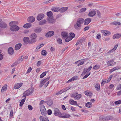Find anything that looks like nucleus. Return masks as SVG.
I'll list each match as a JSON object with an SVG mask.
<instances>
[{
    "label": "nucleus",
    "mask_w": 121,
    "mask_h": 121,
    "mask_svg": "<svg viewBox=\"0 0 121 121\" xmlns=\"http://www.w3.org/2000/svg\"><path fill=\"white\" fill-rule=\"evenodd\" d=\"M7 87V84H5L3 86L2 88V89L1 90V91L2 92H3L4 91H6Z\"/></svg>",
    "instance_id": "obj_31"
},
{
    "label": "nucleus",
    "mask_w": 121,
    "mask_h": 121,
    "mask_svg": "<svg viewBox=\"0 0 121 121\" xmlns=\"http://www.w3.org/2000/svg\"><path fill=\"white\" fill-rule=\"evenodd\" d=\"M52 113V111L51 110L49 109L48 111V113L49 115H51Z\"/></svg>",
    "instance_id": "obj_57"
},
{
    "label": "nucleus",
    "mask_w": 121,
    "mask_h": 121,
    "mask_svg": "<svg viewBox=\"0 0 121 121\" xmlns=\"http://www.w3.org/2000/svg\"><path fill=\"white\" fill-rule=\"evenodd\" d=\"M57 42L59 44H61L62 42V39L60 38H58L57 40Z\"/></svg>",
    "instance_id": "obj_53"
},
{
    "label": "nucleus",
    "mask_w": 121,
    "mask_h": 121,
    "mask_svg": "<svg viewBox=\"0 0 121 121\" xmlns=\"http://www.w3.org/2000/svg\"><path fill=\"white\" fill-rule=\"evenodd\" d=\"M47 22V21L45 20H43L39 22V24L40 25H42L45 24Z\"/></svg>",
    "instance_id": "obj_33"
},
{
    "label": "nucleus",
    "mask_w": 121,
    "mask_h": 121,
    "mask_svg": "<svg viewBox=\"0 0 121 121\" xmlns=\"http://www.w3.org/2000/svg\"><path fill=\"white\" fill-rule=\"evenodd\" d=\"M22 45L21 43H19L17 44L15 46V49L16 50H18L22 46Z\"/></svg>",
    "instance_id": "obj_26"
},
{
    "label": "nucleus",
    "mask_w": 121,
    "mask_h": 121,
    "mask_svg": "<svg viewBox=\"0 0 121 121\" xmlns=\"http://www.w3.org/2000/svg\"><path fill=\"white\" fill-rule=\"evenodd\" d=\"M23 56H22L21 57L19 58L18 59V60H17V62L18 64L20 63L23 60V57L22 58Z\"/></svg>",
    "instance_id": "obj_39"
},
{
    "label": "nucleus",
    "mask_w": 121,
    "mask_h": 121,
    "mask_svg": "<svg viewBox=\"0 0 121 121\" xmlns=\"http://www.w3.org/2000/svg\"><path fill=\"white\" fill-rule=\"evenodd\" d=\"M106 30H101V32L103 33V34L105 35V34L106 33Z\"/></svg>",
    "instance_id": "obj_62"
},
{
    "label": "nucleus",
    "mask_w": 121,
    "mask_h": 121,
    "mask_svg": "<svg viewBox=\"0 0 121 121\" xmlns=\"http://www.w3.org/2000/svg\"><path fill=\"white\" fill-rule=\"evenodd\" d=\"M69 103L73 105H77L76 101H74L73 99H70L69 101Z\"/></svg>",
    "instance_id": "obj_21"
},
{
    "label": "nucleus",
    "mask_w": 121,
    "mask_h": 121,
    "mask_svg": "<svg viewBox=\"0 0 121 121\" xmlns=\"http://www.w3.org/2000/svg\"><path fill=\"white\" fill-rule=\"evenodd\" d=\"M54 34V32L51 31H48L45 35V36L47 37H49L52 36Z\"/></svg>",
    "instance_id": "obj_10"
},
{
    "label": "nucleus",
    "mask_w": 121,
    "mask_h": 121,
    "mask_svg": "<svg viewBox=\"0 0 121 121\" xmlns=\"http://www.w3.org/2000/svg\"><path fill=\"white\" fill-rule=\"evenodd\" d=\"M37 37V35L35 33H33L31 34L30 37V39L29 41V43L31 44L35 42L36 41Z\"/></svg>",
    "instance_id": "obj_2"
},
{
    "label": "nucleus",
    "mask_w": 121,
    "mask_h": 121,
    "mask_svg": "<svg viewBox=\"0 0 121 121\" xmlns=\"http://www.w3.org/2000/svg\"><path fill=\"white\" fill-rule=\"evenodd\" d=\"M113 61H114L113 60L109 61L108 63V66H112V63L113 62Z\"/></svg>",
    "instance_id": "obj_47"
},
{
    "label": "nucleus",
    "mask_w": 121,
    "mask_h": 121,
    "mask_svg": "<svg viewBox=\"0 0 121 121\" xmlns=\"http://www.w3.org/2000/svg\"><path fill=\"white\" fill-rule=\"evenodd\" d=\"M68 89H67L66 88H64L60 91H59L57 93H56V94H54L53 95L54 96H55L56 95H59L60 94H61L63 93L66 91L67 90H68Z\"/></svg>",
    "instance_id": "obj_12"
},
{
    "label": "nucleus",
    "mask_w": 121,
    "mask_h": 121,
    "mask_svg": "<svg viewBox=\"0 0 121 121\" xmlns=\"http://www.w3.org/2000/svg\"><path fill=\"white\" fill-rule=\"evenodd\" d=\"M17 24V21H14L10 22L9 23V26L11 27L12 26L16 25Z\"/></svg>",
    "instance_id": "obj_23"
},
{
    "label": "nucleus",
    "mask_w": 121,
    "mask_h": 121,
    "mask_svg": "<svg viewBox=\"0 0 121 121\" xmlns=\"http://www.w3.org/2000/svg\"><path fill=\"white\" fill-rule=\"evenodd\" d=\"M85 94L86 95L89 96L90 97H91L92 95V93L89 91H85Z\"/></svg>",
    "instance_id": "obj_29"
},
{
    "label": "nucleus",
    "mask_w": 121,
    "mask_h": 121,
    "mask_svg": "<svg viewBox=\"0 0 121 121\" xmlns=\"http://www.w3.org/2000/svg\"><path fill=\"white\" fill-rule=\"evenodd\" d=\"M32 70V69L31 67H30L27 70L26 74L27 73H29Z\"/></svg>",
    "instance_id": "obj_55"
},
{
    "label": "nucleus",
    "mask_w": 121,
    "mask_h": 121,
    "mask_svg": "<svg viewBox=\"0 0 121 121\" xmlns=\"http://www.w3.org/2000/svg\"><path fill=\"white\" fill-rule=\"evenodd\" d=\"M89 27L88 26H87L86 27H85L84 28V31H85L86 30L88 29H89Z\"/></svg>",
    "instance_id": "obj_63"
},
{
    "label": "nucleus",
    "mask_w": 121,
    "mask_h": 121,
    "mask_svg": "<svg viewBox=\"0 0 121 121\" xmlns=\"http://www.w3.org/2000/svg\"><path fill=\"white\" fill-rule=\"evenodd\" d=\"M40 109L42 115L45 116L47 114V112L44 106L43 105H41L40 106Z\"/></svg>",
    "instance_id": "obj_5"
},
{
    "label": "nucleus",
    "mask_w": 121,
    "mask_h": 121,
    "mask_svg": "<svg viewBox=\"0 0 121 121\" xmlns=\"http://www.w3.org/2000/svg\"><path fill=\"white\" fill-rule=\"evenodd\" d=\"M7 26V24L5 22H2L0 23V27L2 28H5Z\"/></svg>",
    "instance_id": "obj_16"
},
{
    "label": "nucleus",
    "mask_w": 121,
    "mask_h": 121,
    "mask_svg": "<svg viewBox=\"0 0 121 121\" xmlns=\"http://www.w3.org/2000/svg\"><path fill=\"white\" fill-rule=\"evenodd\" d=\"M26 98L25 97L24 99H22L20 102V105L21 107H22L23 104L25 101Z\"/></svg>",
    "instance_id": "obj_35"
},
{
    "label": "nucleus",
    "mask_w": 121,
    "mask_h": 121,
    "mask_svg": "<svg viewBox=\"0 0 121 121\" xmlns=\"http://www.w3.org/2000/svg\"><path fill=\"white\" fill-rule=\"evenodd\" d=\"M86 106L88 108H90L92 106V103L91 102H88L86 103Z\"/></svg>",
    "instance_id": "obj_37"
},
{
    "label": "nucleus",
    "mask_w": 121,
    "mask_h": 121,
    "mask_svg": "<svg viewBox=\"0 0 121 121\" xmlns=\"http://www.w3.org/2000/svg\"><path fill=\"white\" fill-rule=\"evenodd\" d=\"M94 86L97 90H99L100 89V85L98 83H97L94 85Z\"/></svg>",
    "instance_id": "obj_32"
},
{
    "label": "nucleus",
    "mask_w": 121,
    "mask_h": 121,
    "mask_svg": "<svg viewBox=\"0 0 121 121\" xmlns=\"http://www.w3.org/2000/svg\"><path fill=\"white\" fill-rule=\"evenodd\" d=\"M75 63L78 64V66H79L83 64V61L82 60H80L76 62Z\"/></svg>",
    "instance_id": "obj_28"
},
{
    "label": "nucleus",
    "mask_w": 121,
    "mask_h": 121,
    "mask_svg": "<svg viewBox=\"0 0 121 121\" xmlns=\"http://www.w3.org/2000/svg\"><path fill=\"white\" fill-rule=\"evenodd\" d=\"M42 30V29L41 27H38L35 28L34 30V31L36 33L40 32Z\"/></svg>",
    "instance_id": "obj_24"
},
{
    "label": "nucleus",
    "mask_w": 121,
    "mask_h": 121,
    "mask_svg": "<svg viewBox=\"0 0 121 121\" xmlns=\"http://www.w3.org/2000/svg\"><path fill=\"white\" fill-rule=\"evenodd\" d=\"M10 30L12 31H18L19 29V27L16 25L11 26Z\"/></svg>",
    "instance_id": "obj_9"
},
{
    "label": "nucleus",
    "mask_w": 121,
    "mask_h": 121,
    "mask_svg": "<svg viewBox=\"0 0 121 121\" xmlns=\"http://www.w3.org/2000/svg\"><path fill=\"white\" fill-rule=\"evenodd\" d=\"M34 90L33 88H30L24 92L23 93V97H25L26 96H28L31 94Z\"/></svg>",
    "instance_id": "obj_3"
},
{
    "label": "nucleus",
    "mask_w": 121,
    "mask_h": 121,
    "mask_svg": "<svg viewBox=\"0 0 121 121\" xmlns=\"http://www.w3.org/2000/svg\"><path fill=\"white\" fill-rule=\"evenodd\" d=\"M46 74V72H45L41 74L40 76V78H43Z\"/></svg>",
    "instance_id": "obj_46"
},
{
    "label": "nucleus",
    "mask_w": 121,
    "mask_h": 121,
    "mask_svg": "<svg viewBox=\"0 0 121 121\" xmlns=\"http://www.w3.org/2000/svg\"><path fill=\"white\" fill-rule=\"evenodd\" d=\"M29 32V30H24L23 32V33L26 35L28 34Z\"/></svg>",
    "instance_id": "obj_40"
},
{
    "label": "nucleus",
    "mask_w": 121,
    "mask_h": 121,
    "mask_svg": "<svg viewBox=\"0 0 121 121\" xmlns=\"http://www.w3.org/2000/svg\"><path fill=\"white\" fill-rule=\"evenodd\" d=\"M115 104H118L121 103V100H119L116 101L115 103Z\"/></svg>",
    "instance_id": "obj_52"
},
{
    "label": "nucleus",
    "mask_w": 121,
    "mask_h": 121,
    "mask_svg": "<svg viewBox=\"0 0 121 121\" xmlns=\"http://www.w3.org/2000/svg\"><path fill=\"white\" fill-rule=\"evenodd\" d=\"M28 108L30 110H32L33 109V108L30 105H29L28 106Z\"/></svg>",
    "instance_id": "obj_60"
},
{
    "label": "nucleus",
    "mask_w": 121,
    "mask_h": 121,
    "mask_svg": "<svg viewBox=\"0 0 121 121\" xmlns=\"http://www.w3.org/2000/svg\"><path fill=\"white\" fill-rule=\"evenodd\" d=\"M31 26L32 25L31 23H27L23 25V27L25 28L28 29L31 27Z\"/></svg>",
    "instance_id": "obj_17"
},
{
    "label": "nucleus",
    "mask_w": 121,
    "mask_h": 121,
    "mask_svg": "<svg viewBox=\"0 0 121 121\" xmlns=\"http://www.w3.org/2000/svg\"><path fill=\"white\" fill-rule=\"evenodd\" d=\"M106 33L105 34V35H109L110 34V32L106 30Z\"/></svg>",
    "instance_id": "obj_56"
},
{
    "label": "nucleus",
    "mask_w": 121,
    "mask_h": 121,
    "mask_svg": "<svg viewBox=\"0 0 121 121\" xmlns=\"http://www.w3.org/2000/svg\"><path fill=\"white\" fill-rule=\"evenodd\" d=\"M78 79V76H74L70 78L69 80L67 81L66 83H68L77 80Z\"/></svg>",
    "instance_id": "obj_11"
},
{
    "label": "nucleus",
    "mask_w": 121,
    "mask_h": 121,
    "mask_svg": "<svg viewBox=\"0 0 121 121\" xmlns=\"http://www.w3.org/2000/svg\"><path fill=\"white\" fill-rule=\"evenodd\" d=\"M54 114L56 116H58L60 117H61V115L60 112L57 108L54 109Z\"/></svg>",
    "instance_id": "obj_7"
},
{
    "label": "nucleus",
    "mask_w": 121,
    "mask_h": 121,
    "mask_svg": "<svg viewBox=\"0 0 121 121\" xmlns=\"http://www.w3.org/2000/svg\"><path fill=\"white\" fill-rule=\"evenodd\" d=\"M51 2L49 0H46V1H45L43 2V3L44 4H47L49 2Z\"/></svg>",
    "instance_id": "obj_64"
},
{
    "label": "nucleus",
    "mask_w": 121,
    "mask_h": 121,
    "mask_svg": "<svg viewBox=\"0 0 121 121\" xmlns=\"http://www.w3.org/2000/svg\"><path fill=\"white\" fill-rule=\"evenodd\" d=\"M121 37V35L120 34H115L113 37L114 39H116L120 38Z\"/></svg>",
    "instance_id": "obj_22"
},
{
    "label": "nucleus",
    "mask_w": 121,
    "mask_h": 121,
    "mask_svg": "<svg viewBox=\"0 0 121 121\" xmlns=\"http://www.w3.org/2000/svg\"><path fill=\"white\" fill-rule=\"evenodd\" d=\"M44 80L42 81H41L40 84L39 85V86L40 87H42L44 84L46 82Z\"/></svg>",
    "instance_id": "obj_43"
},
{
    "label": "nucleus",
    "mask_w": 121,
    "mask_h": 121,
    "mask_svg": "<svg viewBox=\"0 0 121 121\" xmlns=\"http://www.w3.org/2000/svg\"><path fill=\"white\" fill-rule=\"evenodd\" d=\"M27 20L29 22H33L35 21V18L33 16H31L29 17Z\"/></svg>",
    "instance_id": "obj_18"
},
{
    "label": "nucleus",
    "mask_w": 121,
    "mask_h": 121,
    "mask_svg": "<svg viewBox=\"0 0 121 121\" xmlns=\"http://www.w3.org/2000/svg\"><path fill=\"white\" fill-rule=\"evenodd\" d=\"M92 68L91 66H90L87 69H86L85 70L84 69V75L86 74L84 76V79L87 78L91 74V73L89 72V71L91 70Z\"/></svg>",
    "instance_id": "obj_4"
},
{
    "label": "nucleus",
    "mask_w": 121,
    "mask_h": 121,
    "mask_svg": "<svg viewBox=\"0 0 121 121\" xmlns=\"http://www.w3.org/2000/svg\"><path fill=\"white\" fill-rule=\"evenodd\" d=\"M82 95L80 94H78L77 93H75L72 94L71 97L74 98V99L78 100L81 97Z\"/></svg>",
    "instance_id": "obj_6"
},
{
    "label": "nucleus",
    "mask_w": 121,
    "mask_h": 121,
    "mask_svg": "<svg viewBox=\"0 0 121 121\" xmlns=\"http://www.w3.org/2000/svg\"><path fill=\"white\" fill-rule=\"evenodd\" d=\"M40 121H49L47 117H44L42 116H41L39 117Z\"/></svg>",
    "instance_id": "obj_20"
},
{
    "label": "nucleus",
    "mask_w": 121,
    "mask_h": 121,
    "mask_svg": "<svg viewBox=\"0 0 121 121\" xmlns=\"http://www.w3.org/2000/svg\"><path fill=\"white\" fill-rule=\"evenodd\" d=\"M96 13V11L94 10H91L88 13V16L90 17L94 16Z\"/></svg>",
    "instance_id": "obj_8"
},
{
    "label": "nucleus",
    "mask_w": 121,
    "mask_h": 121,
    "mask_svg": "<svg viewBox=\"0 0 121 121\" xmlns=\"http://www.w3.org/2000/svg\"><path fill=\"white\" fill-rule=\"evenodd\" d=\"M72 39L70 38V37L69 36L65 39V41L66 42H68L71 40Z\"/></svg>",
    "instance_id": "obj_48"
},
{
    "label": "nucleus",
    "mask_w": 121,
    "mask_h": 121,
    "mask_svg": "<svg viewBox=\"0 0 121 121\" xmlns=\"http://www.w3.org/2000/svg\"><path fill=\"white\" fill-rule=\"evenodd\" d=\"M46 52L44 50H43L42 51L41 54L43 55H46Z\"/></svg>",
    "instance_id": "obj_50"
},
{
    "label": "nucleus",
    "mask_w": 121,
    "mask_h": 121,
    "mask_svg": "<svg viewBox=\"0 0 121 121\" xmlns=\"http://www.w3.org/2000/svg\"><path fill=\"white\" fill-rule=\"evenodd\" d=\"M113 76V75H110V76L109 77L108 79V80L107 81V83H108L110 81V80L112 78V77Z\"/></svg>",
    "instance_id": "obj_49"
},
{
    "label": "nucleus",
    "mask_w": 121,
    "mask_h": 121,
    "mask_svg": "<svg viewBox=\"0 0 121 121\" xmlns=\"http://www.w3.org/2000/svg\"><path fill=\"white\" fill-rule=\"evenodd\" d=\"M8 52L9 54H13L14 52L13 49L12 48H9L8 50Z\"/></svg>",
    "instance_id": "obj_27"
},
{
    "label": "nucleus",
    "mask_w": 121,
    "mask_h": 121,
    "mask_svg": "<svg viewBox=\"0 0 121 121\" xmlns=\"http://www.w3.org/2000/svg\"><path fill=\"white\" fill-rule=\"evenodd\" d=\"M83 22V19L82 18H80L78 19L76 24L74 25V27L77 30L78 29V27H81V24Z\"/></svg>",
    "instance_id": "obj_1"
},
{
    "label": "nucleus",
    "mask_w": 121,
    "mask_h": 121,
    "mask_svg": "<svg viewBox=\"0 0 121 121\" xmlns=\"http://www.w3.org/2000/svg\"><path fill=\"white\" fill-rule=\"evenodd\" d=\"M112 24L114 25H121V23L119 22L115 21L112 23Z\"/></svg>",
    "instance_id": "obj_41"
},
{
    "label": "nucleus",
    "mask_w": 121,
    "mask_h": 121,
    "mask_svg": "<svg viewBox=\"0 0 121 121\" xmlns=\"http://www.w3.org/2000/svg\"><path fill=\"white\" fill-rule=\"evenodd\" d=\"M23 84L22 83H20L16 84L13 87V88L15 89H17L21 87Z\"/></svg>",
    "instance_id": "obj_15"
},
{
    "label": "nucleus",
    "mask_w": 121,
    "mask_h": 121,
    "mask_svg": "<svg viewBox=\"0 0 121 121\" xmlns=\"http://www.w3.org/2000/svg\"><path fill=\"white\" fill-rule=\"evenodd\" d=\"M18 64V63L17 62H15L14 63H13L12 65H11V66L12 67H13L15 65H16Z\"/></svg>",
    "instance_id": "obj_58"
},
{
    "label": "nucleus",
    "mask_w": 121,
    "mask_h": 121,
    "mask_svg": "<svg viewBox=\"0 0 121 121\" xmlns=\"http://www.w3.org/2000/svg\"><path fill=\"white\" fill-rule=\"evenodd\" d=\"M59 8L54 7L52 8V10L55 12H57L59 11Z\"/></svg>",
    "instance_id": "obj_34"
},
{
    "label": "nucleus",
    "mask_w": 121,
    "mask_h": 121,
    "mask_svg": "<svg viewBox=\"0 0 121 121\" xmlns=\"http://www.w3.org/2000/svg\"><path fill=\"white\" fill-rule=\"evenodd\" d=\"M101 37L100 35L99 34H98L96 36L97 38L98 39H100Z\"/></svg>",
    "instance_id": "obj_59"
},
{
    "label": "nucleus",
    "mask_w": 121,
    "mask_h": 121,
    "mask_svg": "<svg viewBox=\"0 0 121 121\" xmlns=\"http://www.w3.org/2000/svg\"><path fill=\"white\" fill-rule=\"evenodd\" d=\"M70 117V115L68 114H65V115L62 116L61 117H62L64 118H68Z\"/></svg>",
    "instance_id": "obj_51"
},
{
    "label": "nucleus",
    "mask_w": 121,
    "mask_h": 121,
    "mask_svg": "<svg viewBox=\"0 0 121 121\" xmlns=\"http://www.w3.org/2000/svg\"><path fill=\"white\" fill-rule=\"evenodd\" d=\"M117 89V90H121V84L118 85Z\"/></svg>",
    "instance_id": "obj_54"
},
{
    "label": "nucleus",
    "mask_w": 121,
    "mask_h": 121,
    "mask_svg": "<svg viewBox=\"0 0 121 121\" xmlns=\"http://www.w3.org/2000/svg\"><path fill=\"white\" fill-rule=\"evenodd\" d=\"M91 19L89 18L86 19L84 21V25H87L89 24L91 22Z\"/></svg>",
    "instance_id": "obj_13"
},
{
    "label": "nucleus",
    "mask_w": 121,
    "mask_h": 121,
    "mask_svg": "<svg viewBox=\"0 0 121 121\" xmlns=\"http://www.w3.org/2000/svg\"><path fill=\"white\" fill-rule=\"evenodd\" d=\"M61 35L65 38L67 37L68 35V33L65 32H62L61 33Z\"/></svg>",
    "instance_id": "obj_30"
},
{
    "label": "nucleus",
    "mask_w": 121,
    "mask_h": 121,
    "mask_svg": "<svg viewBox=\"0 0 121 121\" xmlns=\"http://www.w3.org/2000/svg\"><path fill=\"white\" fill-rule=\"evenodd\" d=\"M47 15L48 16L50 17L52 15L53 13L51 11H49L47 13Z\"/></svg>",
    "instance_id": "obj_44"
},
{
    "label": "nucleus",
    "mask_w": 121,
    "mask_h": 121,
    "mask_svg": "<svg viewBox=\"0 0 121 121\" xmlns=\"http://www.w3.org/2000/svg\"><path fill=\"white\" fill-rule=\"evenodd\" d=\"M70 36H69L70 37V38L71 39H72L73 38H74L75 37V35L73 33H69Z\"/></svg>",
    "instance_id": "obj_42"
},
{
    "label": "nucleus",
    "mask_w": 121,
    "mask_h": 121,
    "mask_svg": "<svg viewBox=\"0 0 121 121\" xmlns=\"http://www.w3.org/2000/svg\"><path fill=\"white\" fill-rule=\"evenodd\" d=\"M29 38L27 37H25L23 39V41L24 43H29Z\"/></svg>",
    "instance_id": "obj_25"
},
{
    "label": "nucleus",
    "mask_w": 121,
    "mask_h": 121,
    "mask_svg": "<svg viewBox=\"0 0 121 121\" xmlns=\"http://www.w3.org/2000/svg\"><path fill=\"white\" fill-rule=\"evenodd\" d=\"M44 17V15L42 14H39L37 17V19L39 21L42 19Z\"/></svg>",
    "instance_id": "obj_19"
},
{
    "label": "nucleus",
    "mask_w": 121,
    "mask_h": 121,
    "mask_svg": "<svg viewBox=\"0 0 121 121\" xmlns=\"http://www.w3.org/2000/svg\"><path fill=\"white\" fill-rule=\"evenodd\" d=\"M53 104V102L52 100L50 99L48 100L47 103L48 105L49 106H51Z\"/></svg>",
    "instance_id": "obj_38"
},
{
    "label": "nucleus",
    "mask_w": 121,
    "mask_h": 121,
    "mask_svg": "<svg viewBox=\"0 0 121 121\" xmlns=\"http://www.w3.org/2000/svg\"><path fill=\"white\" fill-rule=\"evenodd\" d=\"M100 67V66L99 65H97L95 66L93 68L94 69L96 70L99 69Z\"/></svg>",
    "instance_id": "obj_45"
},
{
    "label": "nucleus",
    "mask_w": 121,
    "mask_h": 121,
    "mask_svg": "<svg viewBox=\"0 0 121 121\" xmlns=\"http://www.w3.org/2000/svg\"><path fill=\"white\" fill-rule=\"evenodd\" d=\"M48 22L50 23L53 24L56 22V20L52 18H48L47 20Z\"/></svg>",
    "instance_id": "obj_14"
},
{
    "label": "nucleus",
    "mask_w": 121,
    "mask_h": 121,
    "mask_svg": "<svg viewBox=\"0 0 121 121\" xmlns=\"http://www.w3.org/2000/svg\"><path fill=\"white\" fill-rule=\"evenodd\" d=\"M68 9V8L67 7H64L61 9L60 11L61 12H64L67 10Z\"/></svg>",
    "instance_id": "obj_36"
},
{
    "label": "nucleus",
    "mask_w": 121,
    "mask_h": 121,
    "mask_svg": "<svg viewBox=\"0 0 121 121\" xmlns=\"http://www.w3.org/2000/svg\"><path fill=\"white\" fill-rule=\"evenodd\" d=\"M46 103V101H45L42 100L40 102V104L42 105V104L43 103Z\"/></svg>",
    "instance_id": "obj_61"
}]
</instances>
